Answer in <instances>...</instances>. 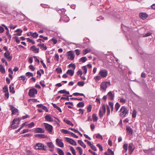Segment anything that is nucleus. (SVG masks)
I'll list each match as a JSON object with an SVG mask.
<instances>
[{
    "instance_id": "nucleus-1",
    "label": "nucleus",
    "mask_w": 155,
    "mask_h": 155,
    "mask_svg": "<svg viewBox=\"0 0 155 155\" xmlns=\"http://www.w3.org/2000/svg\"><path fill=\"white\" fill-rule=\"evenodd\" d=\"M120 115L122 117H125L128 113V110L125 106H123L120 109Z\"/></svg>"
},
{
    "instance_id": "nucleus-2",
    "label": "nucleus",
    "mask_w": 155,
    "mask_h": 155,
    "mask_svg": "<svg viewBox=\"0 0 155 155\" xmlns=\"http://www.w3.org/2000/svg\"><path fill=\"white\" fill-rule=\"evenodd\" d=\"M21 119L20 117L14 119L12 123V127L13 129L17 128L18 124L20 123V121Z\"/></svg>"
},
{
    "instance_id": "nucleus-3",
    "label": "nucleus",
    "mask_w": 155,
    "mask_h": 155,
    "mask_svg": "<svg viewBox=\"0 0 155 155\" xmlns=\"http://www.w3.org/2000/svg\"><path fill=\"white\" fill-rule=\"evenodd\" d=\"M110 85V82L104 81L102 82L100 85L101 90L105 91L107 87Z\"/></svg>"
},
{
    "instance_id": "nucleus-4",
    "label": "nucleus",
    "mask_w": 155,
    "mask_h": 155,
    "mask_svg": "<svg viewBox=\"0 0 155 155\" xmlns=\"http://www.w3.org/2000/svg\"><path fill=\"white\" fill-rule=\"evenodd\" d=\"M43 124L45 129L48 131L49 133L51 134L52 130H53L52 126L46 123H44Z\"/></svg>"
},
{
    "instance_id": "nucleus-5",
    "label": "nucleus",
    "mask_w": 155,
    "mask_h": 155,
    "mask_svg": "<svg viewBox=\"0 0 155 155\" xmlns=\"http://www.w3.org/2000/svg\"><path fill=\"white\" fill-rule=\"evenodd\" d=\"M106 106L104 104H103L101 109H100L99 111V115L101 118L102 117L104 114L106 112Z\"/></svg>"
},
{
    "instance_id": "nucleus-6",
    "label": "nucleus",
    "mask_w": 155,
    "mask_h": 155,
    "mask_svg": "<svg viewBox=\"0 0 155 155\" xmlns=\"http://www.w3.org/2000/svg\"><path fill=\"white\" fill-rule=\"evenodd\" d=\"M108 74V71L105 69H101L98 75L101 76V78L106 77Z\"/></svg>"
},
{
    "instance_id": "nucleus-7",
    "label": "nucleus",
    "mask_w": 155,
    "mask_h": 155,
    "mask_svg": "<svg viewBox=\"0 0 155 155\" xmlns=\"http://www.w3.org/2000/svg\"><path fill=\"white\" fill-rule=\"evenodd\" d=\"M37 93V90L34 88L29 90L28 92V95L31 97H34L35 96V95Z\"/></svg>"
},
{
    "instance_id": "nucleus-8",
    "label": "nucleus",
    "mask_w": 155,
    "mask_h": 155,
    "mask_svg": "<svg viewBox=\"0 0 155 155\" xmlns=\"http://www.w3.org/2000/svg\"><path fill=\"white\" fill-rule=\"evenodd\" d=\"M68 58L71 60H73L74 58V54L73 51H70L67 52Z\"/></svg>"
},
{
    "instance_id": "nucleus-9",
    "label": "nucleus",
    "mask_w": 155,
    "mask_h": 155,
    "mask_svg": "<svg viewBox=\"0 0 155 155\" xmlns=\"http://www.w3.org/2000/svg\"><path fill=\"white\" fill-rule=\"evenodd\" d=\"M10 110L12 111V115L13 116L18 112V110L12 105H10Z\"/></svg>"
},
{
    "instance_id": "nucleus-10",
    "label": "nucleus",
    "mask_w": 155,
    "mask_h": 155,
    "mask_svg": "<svg viewBox=\"0 0 155 155\" xmlns=\"http://www.w3.org/2000/svg\"><path fill=\"white\" fill-rule=\"evenodd\" d=\"M65 140L68 142L70 143V144L73 145H76V142L74 140L71 139L70 138L68 137H65Z\"/></svg>"
},
{
    "instance_id": "nucleus-11",
    "label": "nucleus",
    "mask_w": 155,
    "mask_h": 155,
    "mask_svg": "<svg viewBox=\"0 0 155 155\" xmlns=\"http://www.w3.org/2000/svg\"><path fill=\"white\" fill-rule=\"evenodd\" d=\"M107 96L109 99L113 100L114 97V93L113 92L110 91L107 93Z\"/></svg>"
},
{
    "instance_id": "nucleus-12",
    "label": "nucleus",
    "mask_w": 155,
    "mask_h": 155,
    "mask_svg": "<svg viewBox=\"0 0 155 155\" xmlns=\"http://www.w3.org/2000/svg\"><path fill=\"white\" fill-rule=\"evenodd\" d=\"M33 131L35 133H43L45 132L44 130L40 127H37L34 128Z\"/></svg>"
},
{
    "instance_id": "nucleus-13",
    "label": "nucleus",
    "mask_w": 155,
    "mask_h": 155,
    "mask_svg": "<svg viewBox=\"0 0 155 155\" xmlns=\"http://www.w3.org/2000/svg\"><path fill=\"white\" fill-rule=\"evenodd\" d=\"M2 25L3 26L5 29L6 30H7V31H6V35L8 36V38L9 39V40L10 41L11 40V36L10 35V34L9 33V31L8 29V28L4 24H2Z\"/></svg>"
},
{
    "instance_id": "nucleus-14",
    "label": "nucleus",
    "mask_w": 155,
    "mask_h": 155,
    "mask_svg": "<svg viewBox=\"0 0 155 155\" xmlns=\"http://www.w3.org/2000/svg\"><path fill=\"white\" fill-rule=\"evenodd\" d=\"M4 55L6 58H7L8 60L11 61L12 59V57L10 55V53L9 51H8L6 52H5L4 54Z\"/></svg>"
},
{
    "instance_id": "nucleus-15",
    "label": "nucleus",
    "mask_w": 155,
    "mask_h": 155,
    "mask_svg": "<svg viewBox=\"0 0 155 155\" xmlns=\"http://www.w3.org/2000/svg\"><path fill=\"white\" fill-rule=\"evenodd\" d=\"M126 129L128 135H131L133 134V130L130 127L127 126Z\"/></svg>"
},
{
    "instance_id": "nucleus-16",
    "label": "nucleus",
    "mask_w": 155,
    "mask_h": 155,
    "mask_svg": "<svg viewBox=\"0 0 155 155\" xmlns=\"http://www.w3.org/2000/svg\"><path fill=\"white\" fill-rule=\"evenodd\" d=\"M139 15L140 18L143 20L146 19L148 16V15L147 14L143 12L140 13Z\"/></svg>"
},
{
    "instance_id": "nucleus-17",
    "label": "nucleus",
    "mask_w": 155,
    "mask_h": 155,
    "mask_svg": "<svg viewBox=\"0 0 155 155\" xmlns=\"http://www.w3.org/2000/svg\"><path fill=\"white\" fill-rule=\"evenodd\" d=\"M34 148L36 150H45L47 149L45 148V146H34Z\"/></svg>"
},
{
    "instance_id": "nucleus-18",
    "label": "nucleus",
    "mask_w": 155,
    "mask_h": 155,
    "mask_svg": "<svg viewBox=\"0 0 155 155\" xmlns=\"http://www.w3.org/2000/svg\"><path fill=\"white\" fill-rule=\"evenodd\" d=\"M45 119L46 120L49 122H51L53 120L51 116L49 114L47 115L45 117Z\"/></svg>"
},
{
    "instance_id": "nucleus-19",
    "label": "nucleus",
    "mask_w": 155,
    "mask_h": 155,
    "mask_svg": "<svg viewBox=\"0 0 155 155\" xmlns=\"http://www.w3.org/2000/svg\"><path fill=\"white\" fill-rule=\"evenodd\" d=\"M30 49L35 53H38V52L39 50V48H37L35 45L31 46Z\"/></svg>"
},
{
    "instance_id": "nucleus-20",
    "label": "nucleus",
    "mask_w": 155,
    "mask_h": 155,
    "mask_svg": "<svg viewBox=\"0 0 155 155\" xmlns=\"http://www.w3.org/2000/svg\"><path fill=\"white\" fill-rule=\"evenodd\" d=\"M56 142L58 145H64V143L61 139L57 138L56 140Z\"/></svg>"
},
{
    "instance_id": "nucleus-21",
    "label": "nucleus",
    "mask_w": 155,
    "mask_h": 155,
    "mask_svg": "<svg viewBox=\"0 0 155 155\" xmlns=\"http://www.w3.org/2000/svg\"><path fill=\"white\" fill-rule=\"evenodd\" d=\"M105 154L106 155H114V152L111 149H108L107 151L105 152Z\"/></svg>"
},
{
    "instance_id": "nucleus-22",
    "label": "nucleus",
    "mask_w": 155,
    "mask_h": 155,
    "mask_svg": "<svg viewBox=\"0 0 155 155\" xmlns=\"http://www.w3.org/2000/svg\"><path fill=\"white\" fill-rule=\"evenodd\" d=\"M38 46L40 47L41 48L42 50H46L47 49V47L46 45H45L43 43H40L38 44Z\"/></svg>"
},
{
    "instance_id": "nucleus-23",
    "label": "nucleus",
    "mask_w": 155,
    "mask_h": 155,
    "mask_svg": "<svg viewBox=\"0 0 155 155\" xmlns=\"http://www.w3.org/2000/svg\"><path fill=\"white\" fill-rule=\"evenodd\" d=\"M60 20L63 21L64 22H67L69 21V19L67 16L65 15L64 18H62V17L61 16Z\"/></svg>"
},
{
    "instance_id": "nucleus-24",
    "label": "nucleus",
    "mask_w": 155,
    "mask_h": 155,
    "mask_svg": "<svg viewBox=\"0 0 155 155\" xmlns=\"http://www.w3.org/2000/svg\"><path fill=\"white\" fill-rule=\"evenodd\" d=\"M15 32H17V33L16 34V35L18 36H20L21 35V33L22 32V31L21 29L19 28L17 29V30H15Z\"/></svg>"
},
{
    "instance_id": "nucleus-25",
    "label": "nucleus",
    "mask_w": 155,
    "mask_h": 155,
    "mask_svg": "<svg viewBox=\"0 0 155 155\" xmlns=\"http://www.w3.org/2000/svg\"><path fill=\"white\" fill-rule=\"evenodd\" d=\"M45 148L50 151H52L54 150V146H45Z\"/></svg>"
},
{
    "instance_id": "nucleus-26",
    "label": "nucleus",
    "mask_w": 155,
    "mask_h": 155,
    "mask_svg": "<svg viewBox=\"0 0 155 155\" xmlns=\"http://www.w3.org/2000/svg\"><path fill=\"white\" fill-rule=\"evenodd\" d=\"M35 137H39L40 138H45L46 137V136L44 134H36L35 135Z\"/></svg>"
},
{
    "instance_id": "nucleus-27",
    "label": "nucleus",
    "mask_w": 155,
    "mask_h": 155,
    "mask_svg": "<svg viewBox=\"0 0 155 155\" xmlns=\"http://www.w3.org/2000/svg\"><path fill=\"white\" fill-rule=\"evenodd\" d=\"M74 73V70L71 69H69L67 71L66 73L71 76H73Z\"/></svg>"
},
{
    "instance_id": "nucleus-28",
    "label": "nucleus",
    "mask_w": 155,
    "mask_h": 155,
    "mask_svg": "<svg viewBox=\"0 0 155 155\" xmlns=\"http://www.w3.org/2000/svg\"><path fill=\"white\" fill-rule=\"evenodd\" d=\"M30 35H31V36L34 38H36L38 35V34L36 32L33 33L32 32H30Z\"/></svg>"
},
{
    "instance_id": "nucleus-29",
    "label": "nucleus",
    "mask_w": 155,
    "mask_h": 155,
    "mask_svg": "<svg viewBox=\"0 0 155 155\" xmlns=\"http://www.w3.org/2000/svg\"><path fill=\"white\" fill-rule=\"evenodd\" d=\"M63 120L65 123H66L67 124H68L69 125L72 126H73L74 125L73 124H72V123L69 120H68L67 119H64Z\"/></svg>"
},
{
    "instance_id": "nucleus-30",
    "label": "nucleus",
    "mask_w": 155,
    "mask_h": 155,
    "mask_svg": "<svg viewBox=\"0 0 155 155\" xmlns=\"http://www.w3.org/2000/svg\"><path fill=\"white\" fill-rule=\"evenodd\" d=\"M91 50L89 48H87L83 50V51L84 54L85 55L87 54L90 52Z\"/></svg>"
},
{
    "instance_id": "nucleus-31",
    "label": "nucleus",
    "mask_w": 155,
    "mask_h": 155,
    "mask_svg": "<svg viewBox=\"0 0 155 155\" xmlns=\"http://www.w3.org/2000/svg\"><path fill=\"white\" fill-rule=\"evenodd\" d=\"M58 93L61 94H69V92L68 91H67L65 90H60L58 92Z\"/></svg>"
},
{
    "instance_id": "nucleus-32",
    "label": "nucleus",
    "mask_w": 155,
    "mask_h": 155,
    "mask_svg": "<svg viewBox=\"0 0 155 155\" xmlns=\"http://www.w3.org/2000/svg\"><path fill=\"white\" fill-rule=\"evenodd\" d=\"M135 147L134 146H129L128 149L129 151V153L131 154L134 151Z\"/></svg>"
},
{
    "instance_id": "nucleus-33",
    "label": "nucleus",
    "mask_w": 155,
    "mask_h": 155,
    "mask_svg": "<svg viewBox=\"0 0 155 155\" xmlns=\"http://www.w3.org/2000/svg\"><path fill=\"white\" fill-rule=\"evenodd\" d=\"M84 105V103L83 102H81L77 104V107H83Z\"/></svg>"
},
{
    "instance_id": "nucleus-34",
    "label": "nucleus",
    "mask_w": 155,
    "mask_h": 155,
    "mask_svg": "<svg viewBox=\"0 0 155 155\" xmlns=\"http://www.w3.org/2000/svg\"><path fill=\"white\" fill-rule=\"evenodd\" d=\"M76 149L79 153L80 155H82V150L81 148L80 147H77Z\"/></svg>"
},
{
    "instance_id": "nucleus-35",
    "label": "nucleus",
    "mask_w": 155,
    "mask_h": 155,
    "mask_svg": "<svg viewBox=\"0 0 155 155\" xmlns=\"http://www.w3.org/2000/svg\"><path fill=\"white\" fill-rule=\"evenodd\" d=\"M0 71L3 74L5 73V69L1 64H0Z\"/></svg>"
},
{
    "instance_id": "nucleus-36",
    "label": "nucleus",
    "mask_w": 155,
    "mask_h": 155,
    "mask_svg": "<svg viewBox=\"0 0 155 155\" xmlns=\"http://www.w3.org/2000/svg\"><path fill=\"white\" fill-rule=\"evenodd\" d=\"M87 60V58L86 57H84L81 58L80 59V61H81L83 63H84Z\"/></svg>"
},
{
    "instance_id": "nucleus-37",
    "label": "nucleus",
    "mask_w": 155,
    "mask_h": 155,
    "mask_svg": "<svg viewBox=\"0 0 155 155\" xmlns=\"http://www.w3.org/2000/svg\"><path fill=\"white\" fill-rule=\"evenodd\" d=\"M93 120L94 122L98 120V117L96 114H93L92 115Z\"/></svg>"
},
{
    "instance_id": "nucleus-38",
    "label": "nucleus",
    "mask_w": 155,
    "mask_h": 155,
    "mask_svg": "<svg viewBox=\"0 0 155 155\" xmlns=\"http://www.w3.org/2000/svg\"><path fill=\"white\" fill-rule=\"evenodd\" d=\"M9 89H10V92L12 94H14L15 92V91L14 90V88L12 86L10 85L9 86Z\"/></svg>"
},
{
    "instance_id": "nucleus-39",
    "label": "nucleus",
    "mask_w": 155,
    "mask_h": 155,
    "mask_svg": "<svg viewBox=\"0 0 155 155\" xmlns=\"http://www.w3.org/2000/svg\"><path fill=\"white\" fill-rule=\"evenodd\" d=\"M120 106V104L118 103L117 102L116 104L115 105V108L116 110V111H117L118 110Z\"/></svg>"
},
{
    "instance_id": "nucleus-40",
    "label": "nucleus",
    "mask_w": 155,
    "mask_h": 155,
    "mask_svg": "<svg viewBox=\"0 0 155 155\" xmlns=\"http://www.w3.org/2000/svg\"><path fill=\"white\" fill-rule=\"evenodd\" d=\"M70 150L71 151L73 155H76V151L71 146L70 147Z\"/></svg>"
},
{
    "instance_id": "nucleus-41",
    "label": "nucleus",
    "mask_w": 155,
    "mask_h": 155,
    "mask_svg": "<svg viewBox=\"0 0 155 155\" xmlns=\"http://www.w3.org/2000/svg\"><path fill=\"white\" fill-rule=\"evenodd\" d=\"M61 132L65 134H70V131H68L67 130H64V129H62L61 130Z\"/></svg>"
},
{
    "instance_id": "nucleus-42",
    "label": "nucleus",
    "mask_w": 155,
    "mask_h": 155,
    "mask_svg": "<svg viewBox=\"0 0 155 155\" xmlns=\"http://www.w3.org/2000/svg\"><path fill=\"white\" fill-rule=\"evenodd\" d=\"M73 95L74 96H83L85 97V95L83 94L77 92L73 93Z\"/></svg>"
},
{
    "instance_id": "nucleus-43",
    "label": "nucleus",
    "mask_w": 155,
    "mask_h": 155,
    "mask_svg": "<svg viewBox=\"0 0 155 155\" xmlns=\"http://www.w3.org/2000/svg\"><path fill=\"white\" fill-rule=\"evenodd\" d=\"M58 153L60 155H64V153L63 151L60 149H58Z\"/></svg>"
},
{
    "instance_id": "nucleus-44",
    "label": "nucleus",
    "mask_w": 155,
    "mask_h": 155,
    "mask_svg": "<svg viewBox=\"0 0 155 155\" xmlns=\"http://www.w3.org/2000/svg\"><path fill=\"white\" fill-rule=\"evenodd\" d=\"M137 111L135 110H134L133 112H132V117L133 118H135L137 115Z\"/></svg>"
},
{
    "instance_id": "nucleus-45",
    "label": "nucleus",
    "mask_w": 155,
    "mask_h": 155,
    "mask_svg": "<svg viewBox=\"0 0 155 155\" xmlns=\"http://www.w3.org/2000/svg\"><path fill=\"white\" fill-rule=\"evenodd\" d=\"M64 96H66V94H64L63 95ZM61 99H65L67 101H69V99L68 97V96H67L66 97H62L61 98Z\"/></svg>"
},
{
    "instance_id": "nucleus-46",
    "label": "nucleus",
    "mask_w": 155,
    "mask_h": 155,
    "mask_svg": "<svg viewBox=\"0 0 155 155\" xmlns=\"http://www.w3.org/2000/svg\"><path fill=\"white\" fill-rule=\"evenodd\" d=\"M68 66L69 68H72L74 70L75 68V66L74 64L71 63L68 65Z\"/></svg>"
},
{
    "instance_id": "nucleus-47",
    "label": "nucleus",
    "mask_w": 155,
    "mask_h": 155,
    "mask_svg": "<svg viewBox=\"0 0 155 155\" xmlns=\"http://www.w3.org/2000/svg\"><path fill=\"white\" fill-rule=\"evenodd\" d=\"M56 71L58 73H61L62 72V70L61 68H56Z\"/></svg>"
},
{
    "instance_id": "nucleus-48",
    "label": "nucleus",
    "mask_w": 155,
    "mask_h": 155,
    "mask_svg": "<svg viewBox=\"0 0 155 155\" xmlns=\"http://www.w3.org/2000/svg\"><path fill=\"white\" fill-rule=\"evenodd\" d=\"M4 92H8V87L7 86H5L3 88Z\"/></svg>"
},
{
    "instance_id": "nucleus-49",
    "label": "nucleus",
    "mask_w": 155,
    "mask_h": 155,
    "mask_svg": "<svg viewBox=\"0 0 155 155\" xmlns=\"http://www.w3.org/2000/svg\"><path fill=\"white\" fill-rule=\"evenodd\" d=\"M78 85L80 86H84V81H79L78 83Z\"/></svg>"
},
{
    "instance_id": "nucleus-50",
    "label": "nucleus",
    "mask_w": 155,
    "mask_h": 155,
    "mask_svg": "<svg viewBox=\"0 0 155 155\" xmlns=\"http://www.w3.org/2000/svg\"><path fill=\"white\" fill-rule=\"evenodd\" d=\"M107 115L108 116L110 114V107L108 105H107Z\"/></svg>"
},
{
    "instance_id": "nucleus-51",
    "label": "nucleus",
    "mask_w": 155,
    "mask_h": 155,
    "mask_svg": "<svg viewBox=\"0 0 155 155\" xmlns=\"http://www.w3.org/2000/svg\"><path fill=\"white\" fill-rule=\"evenodd\" d=\"M82 69L84 71V73L85 74L87 72V69L86 66H83Z\"/></svg>"
},
{
    "instance_id": "nucleus-52",
    "label": "nucleus",
    "mask_w": 155,
    "mask_h": 155,
    "mask_svg": "<svg viewBox=\"0 0 155 155\" xmlns=\"http://www.w3.org/2000/svg\"><path fill=\"white\" fill-rule=\"evenodd\" d=\"M59 55L58 54H56L54 56V59L56 60L57 62L59 61Z\"/></svg>"
},
{
    "instance_id": "nucleus-53",
    "label": "nucleus",
    "mask_w": 155,
    "mask_h": 155,
    "mask_svg": "<svg viewBox=\"0 0 155 155\" xmlns=\"http://www.w3.org/2000/svg\"><path fill=\"white\" fill-rule=\"evenodd\" d=\"M96 137L97 138L99 139H100L101 140H102V139H103L102 136L101 135L99 134H97Z\"/></svg>"
},
{
    "instance_id": "nucleus-54",
    "label": "nucleus",
    "mask_w": 155,
    "mask_h": 155,
    "mask_svg": "<svg viewBox=\"0 0 155 155\" xmlns=\"http://www.w3.org/2000/svg\"><path fill=\"white\" fill-rule=\"evenodd\" d=\"M19 79L20 80L24 81L26 79V77L24 75L21 76L19 78Z\"/></svg>"
},
{
    "instance_id": "nucleus-55",
    "label": "nucleus",
    "mask_w": 155,
    "mask_h": 155,
    "mask_svg": "<svg viewBox=\"0 0 155 155\" xmlns=\"http://www.w3.org/2000/svg\"><path fill=\"white\" fill-rule=\"evenodd\" d=\"M70 135L76 138H78V136H77L75 134L71 132H70Z\"/></svg>"
},
{
    "instance_id": "nucleus-56",
    "label": "nucleus",
    "mask_w": 155,
    "mask_h": 155,
    "mask_svg": "<svg viewBox=\"0 0 155 155\" xmlns=\"http://www.w3.org/2000/svg\"><path fill=\"white\" fill-rule=\"evenodd\" d=\"M92 107L91 104H90L87 108V111L88 112H90L91 111Z\"/></svg>"
},
{
    "instance_id": "nucleus-57",
    "label": "nucleus",
    "mask_w": 155,
    "mask_h": 155,
    "mask_svg": "<svg viewBox=\"0 0 155 155\" xmlns=\"http://www.w3.org/2000/svg\"><path fill=\"white\" fill-rule=\"evenodd\" d=\"M100 75H98V76H97L95 77L94 78V79L95 80H100L101 78H102L101 77V76L100 75Z\"/></svg>"
},
{
    "instance_id": "nucleus-58",
    "label": "nucleus",
    "mask_w": 155,
    "mask_h": 155,
    "mask_svg": "<svg viewBox=\"0 0 155 155\" xmlns=\"http://www.w3.org/2000/svg\"><path fill=\"white\" fill-rule=\"evenodd\" d=\"M26 75L27 76L30 77L33 76V73L30 72H27L26 73Z\"/></svg>"
},
{
    "instance_id": "nucleus-59",
    "label": "nucleus",
    "mask_w": 155,
    "mask_h": 155,
    "mask_svg": "<svg viewBox=\"0 0 155 155\" xmlns=\"http://www.w3.org/2000/svg\"><path fill=\"white\" fill-rule=\"evenodd\" d=\"M70 99H74V100H78L80 101H82L83 100V99L82 98H74V97H72L70 98Z\"/></svg>"
},
{
    "instance_id": "nucleus-60",
    "label": "nucleus",
    "mask_w": 155,
    "mask_h": 155,
    "mask_svg": "<svg viewBox=\"0 0 155 155\" xmlns=\"http://www.w3.org/2000/svg\"><path fill=\"white\" fill-rule=\"evenodd\" d=\"M31 130H29V129H24L22 131V134H24V133H27V132H29Z\"/></svg>"
},
{
    "instance_id": "nucleus-61",
    "label": "nucleus",
    "mask_w": 155,
    "mask_h": 155,
    "mask_svg": "<svg viewBox=\"0 0 155 155\" xmlns=\"http://www.w3.org/2000/svg\"><path fill=\"white\" fill-rule=\"evenodd\" d=\"M35 124L34 122H32L28 124V126L29 128H31L34 126Z\"/></svg>"
},
{
    "instance_id": "nucleus-62",
    "label": "nucleus",
    "mask_w": 155,
    "mask_h": 155,
    "mask_svg": "<svg viewBox=\"0 0 155 155\" xmlns=\"http://www.w3.org/2000/svg\"><path fill=\"white\" fill-rule=\"evenodd\" d=\"M76 54L77 55H79L80 54V51L79 49H76L75 51Z\"/></svg>"
},
{
    "instance_id": "nucleus-63",
    "label": "nucleus",
    "mask_w": 155,
    "mask_h": 155,
    "mask_svg": "<svg viewBox=\"0 0 155 155\" xmlns=\"http://www.w3.org/2000/svg\"><path fill=\"white\" fill-rule=\"evenodd\" d=\"M54 44H55L57 43V40L55 38H52L51 40Z\"/></svg>"
},
{
    "instance_id": "nucleus-64",
    "label": "nucleus",
    "mask_w": 155,
    "mask_h": 155,
    "mask_svg": "<svg viewBox=\"0 0 155 155\" xmlns=\"http://www.w3.org/2000/svg\"><path fill=\"white\" fill-rule=\"evenodd\" d=\"M88 151L93 155H97V153H96L95 152L93 151L90 149Z\"/></svg>"
}]
</instances>
